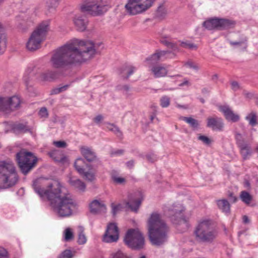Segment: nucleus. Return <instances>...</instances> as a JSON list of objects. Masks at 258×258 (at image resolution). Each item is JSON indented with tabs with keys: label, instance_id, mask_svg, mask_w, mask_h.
<instances>
[{
	"label": "nucleus",
	"instance_id": "680f3d73",
	"mask_svg": "<svg viewBox=\"0 0 258 258\" xmlns=\"http://www.w3.org/2000/svg\"><path fill=\"white\" fill-rule=\"evenodd\" d=\"M124 153V150L122 149H119L117 150L116 151H111L110 154L111 155L114 156V155H122Z\"/></svg>",
	"mask_w": 258,
	"mask_h": 258
},
{
	"label": "nucleus",
	"instance_id": "c756f323",
	"mask_svg": "<svg viewBox=\"0 0 258 258\" xmlns=\"http://www.w3.org/2000/svg\"><path fill=\"white\" fill-rule=\"evenodd\" d=\"M245 119L248 121L249 124L252 126L257 124V114L255 112L251 111L245 117Z\"/></svg>",
	"mask_w": 258,
	"mask_h": 258
},
{
	"label": "nucleus",
	"instance_id": "aec40b11",
	"mask_svg": "<svg viewBox=\"0 0 258 258\" xmlns=\"http://www.w3.org/2000/svg\"><path fill=\"white\" fill-rule=\"evenodd\" d=\"M150 67V71L155 78L165 77L168 73L167 69L162 64H156Z\"/></svg>",
	"mask_w": 258,
	"mask_h": 258
},
{
	"label": "nucleus",
	"instance_id": "6ab92c4d",
	"mask_svg": "<svg viewBox=\"0 0 258 258\" xmlns=\"http://www.w3.org/2000/svg\"><path fill=\"white\" fill-rule=\"evenodd\" d=\"M135 195L136 196H141V197L134 201L132 199V195H130L129 196L130 201L126 202L125 205L126 207L130 208L131 211L137 213L141 205L142 201L143 200V198L142 196V193L140 191L136 192Z\"/></svg>",
	"mask_w": 258,
	"mask_h": 258
},
{
	"label": "nucleus",
	"instance_id": "4c0bfd02",
	"mask_svg": "<svg viewBox=\"0 0 258 258\" xmlns=\"http://www.w3.org/2000/svg\"><path fill=\"white\" fill-rule=\"evenodd\" d=\"M157 54H158V55H159V57L160 59H161L162 57L166 56L167 54H170L171 56L169 57L170 58H172V57H174L175 56V54L174 52H172V51L170 50H157L156 51Z\"/></svg>",
	"mask_w": 258,
	"mask_h": 258
},
{
	"label": "nucleus",
	"instance_id": "58836bf2",
	"mask_svg": "<svg viewBox=\"0 0 258 258\" xmlns=\"http://www.w3.org/2000/svg\"><path fill=\"white\" fill-rule=\"evenodd\" d=\"M247 38L245 37H243L239 41H230V44L232 46L235 45H244V48L245 49L247 47L246 42Z\"/></svg>",
	"mask_w": 258,
	"mask_h": 258
},
{
	"label": "nucleus",
	"instance_id": "4468645a",
	"mask_svg": "<svg viewBox=\"0 0 258 258\" xmlns=\"http://www.w3.org/2000/svg\"><path fill=\"white\" fill-rule=\"evenodd\" d=\"M80 151L82 156L88 162H95L97 166L101 165V161L97 157L96 153L91 149L87 146H82L80 148Z\"/></svg>",
	"mask_w": 258,
	"mask_h": 258
},
{
	"label": "nucleus",
	"instance_id": "f8f14e48",
	"mask_svg": "<svg viewBox=\"0 0 258 258\" xmlns=\"http://www.w3.org/2000/svg\"><path fill=\"white\" fill-rule=\"evenodd\" d=\"M184 210V207L180 204H174L170 210L171 221L174 224L182 226L181 232L187 230L189 226L187 220L182 215V212Z\"/></svg>",
	"mask_w": 258,
	"mask_h": 258
},
{
	"label": "nucleus",
	"instance_id": "c03bdc74",
	"mask_svg": "<svg viewBox=\"0 0 258 258\" xmlns=\"http://www.w3.org/2000/svg\"><path fill=\"white\" fill-rule=\"evenodd\" d=\"M74 237L73 233L71 229L69 228H67L64 231V240L69 241L72 239Z\"/></svg>",
	"mask_w": 258,
	"mask_h": 258
},
{
	"label": "nucleus",
	"instance_id": "3c124183",
	"mask_svg": "<svg viewBox=\"0 0 258 258\" xmlns=\"http://www.w3.org/2000/svg\"><path fill=\"white\" fill-rule=\"evenodd\" d=\"M113 181L117 184H121L125 182V179L124 178L118 177L116 176H113L112 177Z\"/></svg>",
	"mask_w": 258,
	"mask_h": 258
},
{
	"label": "nucleus",
	"instance_id": "f257e3e1",
	"mask_svg": "<svg viewBox=\"0 0 258 258\" xmlns=\"http://www.w3.org/2000/svg\"><path fill=\"white\" fill-rule=\"evenodd\" d=\"M94 43L88 40L74 39L54 51L50 59L55 69H68L92 58L96 53Z\"/></svg>",
	"mask_w": 258,
	"mask_h": 258
},
{
	"label": "nucleus",
	"instance_id": "9d476101",
	"mask_svg": "<svg viewBox=\"0 0 258 258\" xmlns=\"http://www.w3.org/2000/svg\"><path fill=\"white\" fill-rule=\"evenodd\" d=\"M155 0H128L125 8L131 15L143 13L152 7Z\"/></svg>",
	"mask_w": 258,
	"mask_h": 258
},
{
	"label": "nucleus",
	"instance_id": "774afa93",
	"mask_svg": "<svg viewBox=\"0 0 258 258\" xmlns=\"http://www.w3.org/2000/svg\"><path fill=\"white\" fill-rule=\"evenodd\" d=\"M135 161L133 160H130L126 162V165L129 169L132 168L134 166Z\"/></svg>",
	"mask_w": 258,
	"mask_h": 258
},
{
	"label": "nucleus",
	"instance_id": "f03ea898",
	"mask_svg": "<svg viewBox=\"0 0 258 258\" xmlns=\"http://www.w3.org/2000/svg\"><path fill=\"white\" fill-rule=\"evenodd\" d=\"M35 191L41 198L46 197L54 212L61 217L71 216L76 207V203L71 198L65 187L58 180H53L41 188L34 183Z\"/></svg>",
	"mask_w": 258,
	"mask_h": 258
},
{
	"label": "nucleus",
	"instance_id": "7ed1b4c3",
	"mask_svg": "<svg viewBox=\"0 0 258 258\" xmlns=\"http://www.w3.org/2000/svg\"><path fill=\"white\" fill-rule=\"evenodd\" d=\"M148 228L152 244L159 246L167 240L168 228L158 212H154L151 214L148 221Z\"/></svg>",
	"mask_w": 258,
	"mask_h": 258
},
{
	"label": "nucleus",
	"instance_id": "5fc2aeb1",
	"mask_svg": "<svg viewBox=\"0 0 258 258\" xmlns=\"http://www.w3.org/2000/svg\"><path fill=\"white\" fill-rule=\"evenodd\" d=\"M167 48L171 49L172 50L171 51H172V52H174L175 51H178V50H179V48H178L176 43L172 42H171L170 43V44Z\"/></svg>",
	"mask_w": 258,
	"mask_h": 258
},
{
	"label": "nucleus",
	"instance_id": "dca6fc26",
	"mask_svg": "<svg viewBox=\"0 0 258 258\" xmlns=\"http://www.w3.org/2000/svg\"><path fill=\"white\" fill-rule=\"evenodd\" d=\"M219 110L222 112L226 120L233 122H237L240 119L238 114L235 113L228 105H222L219 107Z\"/></svg>",
	"mask_w": 258,
	"mask_h": 258
},
{
	"label": "nucleus",
	"instance_id": "c85d7f7f",
	"mask_svg": "<svg viewBox=\"0 0 258 258\" xmlns=\"http://www.w3.org/2000/svg\"><path fill=\"white\" fill-rule=\"evenodd\" d=\"M180 119L188 123L192 128H197L199 126V121L191 117L181 116Z\"/></svg>",
	"mask_w": 258,
	"mask_h": 258
},
{
	"label": "nucleus",
	"instance_id": "8fccbe9b",
	"mask_svg": "<svg viewBox=\"0 0 258 258\" xmlns=\"http://www.w3.org/2000/svg\"><path fill=\"white\" fill-rule=\"evenodd\" d=\"M136 70V68L132 66H129L125 67V69H124V71H126L127 72V76L125 77V79H127L131 75H132L135 71Z\"/></svg>",
	"mask_w": 258,
	"mask_h": 258
},
{
	"label": "nucleus",
	"instance_id": "bb28decb",
	"mask_svg": "<svg viewBox=\"0 0 258 258\" xmlns=\"http://www.w3.org/2000/svg\"><path fill=\"white\" fill-rule=\"evenodd\" d=\"M85 164V161L83 158H79L76 159L74 163V166L79 174L84 173V170H85L84 166Z\"/></svg>",
	"mask_w": 258,
	"mask_h": 258
},
{
	"label": "nucleus",
	"instance_id": "e2e57ef3",
	"mask_svg": "<svg viewBox=\"0 0 258 258\" xmlns=\"http://www.w3.org/2000/svg\"><path fill=\"white\" fill-rule=\"evenodd\" d=\"M160 42L168 47L171 41H169L166 38H162L160 39Z\"/></svg>",
	"mask_w": 258,
	"mask_h": 258
},
{
	"label": "nucleus",
	"instance_id": "79ce46f5",
	"mask_svg": "<svg viewBox=\"0 0 258 258\" xmlns=\"http://www.w3.org/2000/svg\"><path fill=\"white\" fill-rule=\"evenodd\" d=\"M235 139L238 148H240V147L244 145V144H247L243 139L242 136L240 134L237 133L235 135Z\"/></svg>",
	"mask_w": 258,
	"mask_h": 258
},
{
	"label": "nucleus",
	"instance_id": "603ef678",
	"mask_svg": "<svg viewBox=\"0 0 258 258\" xmlns=\"http://www.w3.org/2000/svg\"><path fill=\"white\" fill-rule=\"evenodd\" d=\"M198 139L207 145H210L211 143V140L208 137L205 136L200 135L198 137Z\"/></svg>",
	"mask_w": 258,
	"mask_h": 258
},
{
	"label": "nucleus",
	"instance_id": "bf43d9fd",
	"mask_svg": "<svg viewBox=\"0 0 258 258\" xmlns=\"http://www.w3.org/2000/svg\"><path fill=\"white\" fill-rule=\"evenodd\" d=\"M120 205H115L113 203L111 204L112 213L114 216L116 214L117 211L120 208Z\"/></svg>",
	"mask_w": 258,
	"mask_h": 258
},
{
	"label": "nucleus",
	"instance_id": "39448f33",
	"mask_svg": "<svg viewBox=\"0 0 258 258\" xmlns=\"http://www.w3.org/2000/svg\"><path fill=\"white\" fill-rule=\"evenodd\" d=\"M18 176L12 162L0 161V188L5 189L16 184Z\"/></svg>",
	"mask_w": 258,
	"mask_h": 258
},
{
	"label": "nucleus",
	"instance_id": "6e6552de",
	"mask_svg": "<svg viewBox=\"0 0 258 258\" xmlns=\"http://www.w3.org/2000/svg\"><path fill=\"white\" fill-rule=\"evenodd\" d=\"M111 7L110 0H88L81 6V10L93 16H99L107 12Z\"/></svg>",
	"mask_w": 258,
	"mask_h": 258
},
{
	"label": "nucleus",
	"instance_id": "69168bd1",
	"mask_svg": "<svg viewBox=\"0 0 258 258\" xmlns=\"http://www.w3.org/2000/svg\"><path fill=\"white\" fill-rule=\"evenodd\" d=\"M243 95L247 99H251L253 97V94L252 93L248 92L246 90L243 91Z\"/></svg>",
	"mask_w": 258,
	"mask_h": 258
},
{
	"label": "nucleus",
	"instance_id": "1a4fd4ad",
	"mask_svg": "<svg viewBox=\"0 0 258 258\" xmlns=\"http://www.w3.org/2000/svg\"><path fill=\"white\" fill-rule=\"evenodd\" d=\"M125 244L134 250H140L145 246V239L138 229H130L127 230L124 238Z\"/></svg>",
	"mask_w": 258,
	"mask_h": 258
},
{
	"label": "nucleus",
	"instance_id": "2eb2a0df",
	"mask_svg": "<svg viewBox=\"0 0 258 258\" xmlns=\"http://www.w3.org/2000/svg\"><path fill=\"white\" fill-rule=\"evenodd\" d=\"M224 126L222 118L216 115L209 117L207 119V126L214 131H222Z\"/></svg>",
	"mask_w": 258,
	"mask_h": 258
},
{
	"label": "nucleus",
	"instance_id": "37998d69",
	"mask_svg": "<svg viewBox=\"0 0 258 258\" xmlns=\"http://www.w3.org/2000/svg\"><path fill=\"white\" fill-rule=\"evenodd\" d=\"M73 255L72 250L66 249L59 254L58 258H72Z\"/></svg>",
	"mask_w": 258,
	"mask_h": 258
},
{
	"label": "nucleus",
	"instance_id": "7c9ffc66",
	"mask_svg": "<svg viewBox=\"0 0 258 258\" xmlns=\"http://www.w3.org/2000/svg\"><path fill=\"white\" fill-rule=\"evenodd\" d=\"M110 258H132V256L122 250L118 249L113 251L110 254Z\"/></svg>",
	"mask_w": 258,
	"mask_h": 258
},
{
	"label": "nucleus",
	"instance_id": "4be33fe9",
	"mask_svg": "<svg viewBox=\"0 0 258 258\" xmlns=\"http://www.w3.org/2000/svg\"><path fill=\"white\" fill-rule=\"evenodd\" d=\"M7 37L5 30L0 23V55L3 54L7 47Z\"/></svg>",
	"mask_w": 258,
	"mask_h": 258
},
{
	"label": "nucleus",
	"instance_id": "6e6d98bb",
	"mask_svg": "<svg viewBox=\"0 0 258 258\" xmlns=\"http://www.w3.org/2000/svg\"><path fill=\"white\" fill-rule=\"evenodd\" d=\"M231 89L234 91H236L240 89V86L238 83L236 81H232L231 83Z\"/></svg>",
	"mask_w": 258,
	"mask_h": 258
},
{
	"label": "nucleus",
	"instance_id": "2f4dec72",
	"mask_svg": "<svg viewBox=\"0 0 258 258\" xmlns=\"http://www.w3.org/2000/svg\"><path fill=\"white\" fill-rule=\"evenodd\" d=\"M240 198L245 204L249 205L252 199V197L247 191L243 190L240 192Z\"/></svg>",
	"mask_w": 258,
	"mask_h": 258
},
{
	"label": "nucleus",
	"instance_id": "a18cd8bd",
	"mask_svg": "<svg viewBox=\"0 0 258 258\" xmlns=\"http://www.w3.org/2000/svg\"><path fill=\"white\" fill-rule=\"evenodd\" d=\"M86 242V237L83 233L82 228H80V232L79 234L78 242L79 244H83Z\"/></svg>",
	"mask_w": 258,
	"mask_h": 258
},
{
	"label": "nucleus",
	"instance_id": "49530a36",
	"mask_svg": "<svg viewBox=\"0 0 258 258\" xmlns=\"http://www.w3.org/2000/svg\"><path fill=\"white\" fill-rule=\"evenodd\" d=\"M166 15L165 9L163 7H160L158 8L156 13V16L159 19H163Z\"/></svg>",
	"mask_w": 258,
	"mask_h": 258
},
{
	"label": "nucleus",
	"instance_id": "de8ad7c7",
	"mask_svg": "<svg viewBox=\"0 0 258 258\" xmlns=\"http://www.w3.org/2000/svg\"><path fill=\"white\" fill-rule=\"evenodd\" d=\"M6 100L5 97H0V112L7 113Z\"/></svg>",
	"mask_w": 258,
	"mask_h": 258
},
{
	"label": "nucleus",
	"instance_id": "0eeeda50",
	"mask_svg": "<svg viewBox=\"0 0 258 258\" xmlns=\"http://www.w3.org/2000/svg\"><path fill=\"white\" fill-rule=\"evenodd\" d=\"M49 30V22L44 21L40 23L31 34L27 43V48L30 51H34L40 47L41 43L46 38Z\"/></svg>",
	"mask_w": 258,
	"mask_h": 258
},
{
	"label": "nucleus",
	"instance_id": "a211bd4d",
	"mask_svg": "<svg viewBox=\"0 0 258 258\" xmlns=\"http://www.w3.org/2000/svg\"><path fill=\"white\" fill-rule=\"evenodd\" d=\"M6 100L7 113H10L20 107L21 100L19 97L13 96L11 97H5Z\"/></svg>",
	"mask_w": 258,
	"mask_h": 258
},
{
	"label": "nucleus",
	"instance_id": "f704fd0d",
	"mask_svg": "<svg viewBox=\"0 0 258 258\" xmlns=\"http://www.w3.org/2000/svg\"><path fill=\"white\" fill-rule=\"evenodd\" d=\"M180 45L184 48H188L190 50H197L198 46L196 44L190 42L189 41H180Z\"/></svg>",
	"mask_w": 258,
	"mask_h": 258
},
{
	"label": "nucleus",
	"instance_id": "338daca9",
	"mask_svg": "<svg viewBox=\"0 0 258 258\" xmlns=\"http://www.w3.org/2000/svg\"><path fill=\"white\" fill-rule=\"evenodd\" d=\"M103 119V116L101 115H98L95 118H93V120L96 123H100Z\"/></svg>",
	"mask_w": 258,
	"mask_h": 258
},
{
	"label": "nucleus",
	"instance_id": "b1692460",
	"mask_svg": "<svg viewBox=\"0 0 258 258\" xmlns=\"http://www.w3.org/2000/svg\"><path fill=\"white\" fill-rule=\"evenodd\" d=\"M216 204L219 210L226 214L230 213V205L229 202L225 199L216 201Z\"/></svg>",
	"mask_w": 258,
	"mask_h": 258
},
{
	"label": "nucleus",
	"instance_id": "4d7b16f0",
	"mask_svg": "<svg viewBox=\"0 0 258 258\" xmlns=\"http://www.w3.org/2000/svg\"><path fill=\"white\" fill-rule=\"evenodd\" d=\"M53 144L57 148H65L67 146V143L64 141H54Z\"/></svg>",
	"mask_w": 258,
	"mask_h": 258
},
{
	"label": "nucleus",
	"instance_id": "13d9d810",
	"mask_svg": "<svg viewBox=\"0 0 258 258\" xmlns=\"http://www.w3.org/2000/svg\"><path fill=\"white\" fill-rule=\"evenodd\" d=\"M146 158L149 162L153 163L157 160L156 155L153 154H149L146 155Z\"/></svg>",
	"mask_w": 258,
	"mask_h": 258
},
{
	"label": "nucleus",
	"instance_id": "a878e982",
	"mask_svg": "<svg viewBox=\"0 0 258 258\" xmlns=\"http://www.w3.org/2000/svg\"><path fill=\"white\" fill-rule=\"evenodd\" d=\"M42 80L45 81H52L57 77V73L55 71H48L41 74Z\"/></svg>",
	"mask_w": 258,
	"mask_h": 258
},
{
	"label": "nucleus",
	"instance_id": "412c9836",
	"mask_svg": "<svg viewBox=\"0 0 258 258\" xmlns=\"http://www.w3.org/2000/svg\"><path fill=\"white\" fill-rule=\"evenodd\" d=\"M74 22L78 31H84L86 30L88 23L86 17L76 15L74 19Z\"/></svg>",
	"mask_w": 258,
	"mask_h": 258
},
{
	"label": "nucleus",
	"instance_id": "9b49d317",
	"mask_svg": "<svg viewBox=\"0 0 258 258\" xmlns=\"http://www.w3.org/2000/svg\"><path fill=\"white\" fill-rule=\"evenodd\" d=\"M235 25V22L234 21L217 18L209 19L203 23V26L209 30L213 29L227 30L233 28Z\"/></svg>",
	"mask_w": 258,
	"mask_h": 258
},
{
	"label": "nucleus",
	"instance_id": "0e129e2a",
	"mask_svg": "<svg viewBox=\"0 0 258 258\" xmlns=\"http://www.w3.org/2000/svg\"><path fill=\"white\" fill-rule=\"evenodd\" d=\"M160 42L168 47L171 41H169L166 38H162L160 39Z\"/></svg>",
	"mask_w": 258,
	"mask_h": 258
},
{
	"label": "nucleus",
	"instance_id": "ea45409f",
	"mask_svg": "<svg viewBox=\"0 0 258 258\" xmlns=\"http://www.w3.org/2000/svg\"><path fill=\"white\" fill-rule=\"evenodd\" d=\"M59 0H48L47 3V7L49 10H55L59 4Z\"/></svg>",
	"mask_w": 258,
	"mask_h": 258
},
{
	"label": "nucleus",
	"instance_id": "052dcab7",
	"mask_svg": "<svg viewBox=\"0 0 258 258\" xmlns=\"http://www.w3.org/2000/svg\"><path fill=\"white\" fill-rule=\"evenodd\" d=\"M185 65L188 67L190 68L193 69L195 70H198L199 69V67L198 66L192 62L191 61H187Z\"/></svg>",
	"mask_w": 258,
	"mask_h": 258
},
{
	"label": "nucleus",
	"instance_id": "e433bc0d",
	"mask_svg": "<svg viewBox=\"0 0 258 258\" xmlns=\"http://www.w3.org/2000/svg\"><path fill=\"white\" fill-rule=\"evenodd\" d=\"M69 86H70L69 85H66L62 86L61 87L53 88V89L51 90V91L50 92V94L54 95V94H57L61 92H62L67 90L68 89Z\"/></svg>",
	"mask_w": 258,
	"mask_h": 258
},
{
	"label": "nucleus",
	"instance_id": "a19ab883",
	"mask_svg": "<svg viewBox=\"0 0 258 258\" xmlns=\"http://www.w3.org/2000/svg\"><path fill=\"white\" fill-rule=\"evenodd\" d=\"M160 102V105L162 107H167L170 104V99L169 97L167 96H163L161 98Z\"/></svg>",
	"mask_w": 258,
	"mask_h": 258
},
{
	"label": "nucleus",
	"instance_id": "ddd939ff",
	"mask_svg": "<svg viewBox=\"0 0 258 258\" xmlns=\"http://www.w3.org/2000/svg\"><path fill=\"white\" fill-rule=\"evenodd\" d=\"M119 238V230L117 226L114 223L108 224L103 237V241L107 243L116 242Z\"/></svg>",
	"mask_w": 258,
	"mask_h": 258
},
{
	"label": "nucleus",
	"instance_id": "72a5a7b5",
	"mask_svg": "<svg viewBox=\"0 0 258 258\" xmlns=\"http://www.w3.org/2000/svg\"><path fill=\"white\" fill-rule=\"evenodd\" d=\"M160 59L157 54L156 52L151 55L150 57H147L146 60L148 62V63L150 66H154V64L156 63Z\"/></svg>",
	"mask_w": 258,
	"mask_h": 258
},
{
	"label": "nucleus",
	"instance_id": "423d86ee",
	"mask_svg": "<svg viewBox=\"0 0 258 258\" xmlns=\"http://www.w3.org/2000/svg\"><path fill=\"white\" fill-rule=\"evenodd\" d=\"M16 161L21 172L26 175L36 166L38 159L32 152L22 149L16 154Z\"/></svg>",
	"mask_w": 258,
	"mask_h": 258
},
{
	"label": "nucleus",
	"instance_id": "864d4df0",
	"mask_svg": "<svg viewBox=\"0 0 258 258\" xmlns=\"http://www.w3.org/2000/svg\"><path fill=\"white\" fill-rule=\"evenodd\" d=\"M39 115L41 117L46 118L48 117V114L47 112V110L45 107H42L40 108L39 111Z\"/></svg>",
	"mask_w": 258,
	"mask_h": 258
},
{
	"label": "nucleus",
	"instance_id": "393cba45",
	"mask_svg": "<svg viewBox=\"0 0 258 258\" xmlns=\"http://www.w3.org/2000/svg\"><path fill=\"white\" fill-rule=\"evenodd\" d=\"M239 148L242 159L244 160L249 159L252 154L250 146L247 143Z\"/></svg>",
	"mask_w": 258,
	"mask_h": 258
},
{
	"label": "nucleus",
	"instance_id": "c9c22d12",
	"mask_svg": "<svg viewBox=\"0 0 258 258\" xmlns=\"http://www.w3.org/2000/svg\"><path fill=\"white\" fill-rule=\"evenodd\" d=\"M82 176V177L86 180L92 182L95 179V176L94 173L92 172L87 171L85 172V170H84V173H82L80 174Z\"/></svg>",
	"mask_w": 258,
	"mask_h": 258
},
{
	"label": "nucleus",
	"instance_id": "f3484780",
	"mask_svg": "<svg viewBox=\"0 0 258 258\" xmlns=\"http://www.w3.org/2000/svg\"><path fill=\"white\" fill-rule=\"evenodd\" d=\"M90 211L93 214L105 213L107 210L106 206L102 201L94 200L89 205Z\"/></svg>",
	"mask_w": 258,
	"mask_h": 258
},
{
	"label": "nucleus",
	"instance_id": "cd10ccee",
	"mask_svg": "<svg viewBox=\"0 0 258 258\" xmlns=\"http://www.w3.org/2000/svg\"><path fill=\"white\" fill-rule=\"evenodd\" d=\"M106 124L107 128L109 131L113 132L117 137L122 138V133L118 126L114 125V124H111L110 123H106Z\"/></svg>",
	"mask_w": 258,
	"mask_h": 258
},
{
	"label": "nucleus",
	"instance_id": "09e8293b",
	"mask_svg": "<svg viewBox=\"0 0 258 258\" xmlns=\"http://www.w3.org/2000/svg\"><path fill=\"white\" fill-rule=\"evenodd\" d=\"M0 258H10L8 250L2 246H0Z\"/></svg>",
	"mask_w": 258,
	"mask_h": 258
},
{
	"label": "nucleus",
	"instance_id": "473e14b6",
	"mask_svg": "<svg viewBox=\"0 0 258 258\" xmlns=\"http://www.w3.org/2000/svg\"><path fill=\"white\" fill-rule=\"evenodd\" d=\"M13 130L16 133H26L29 131V128L25 124L18 123L13 126Z\"/></svg>",
	"mask_w": 258,
	"mask_h": 258
},
{
	"label": "nucleus",
	"instance_id": "20e7f679",
	"mask_svg": "<svg viewBox=\"0 0 258 258\" xmlns=\"http://www.w3.org/2000/svg\"><path fill=\"white\" fill-rule=\"evenodd\" d=\"M194 233L196 240L201 243H212L217 236V231L213 227L212 221L209 219L201 221Z\"/></svg>",
	"mask_w": 258,
	"mask_h": 258
},
{
	"label": "nucleus",
	"instance_id": "5701e85b",
	"mask_svg": "<svg viewBox=\"0 0 258 258\" xmlns=\"http://www.w3.org/2000/svg\"><path fill=\"white\" fill-rule=\"evenodd\" d=\"M68 182L71 186L80 191L84 192L86 189L85 183L79 179L70 177Z\"/></svg>",
	"mask_w": 258,
	"mask_h": 258
}]
</instances>
